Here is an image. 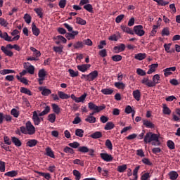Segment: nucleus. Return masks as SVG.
I'll list each match as a JSON object with an SVG mask.
<instances>
[{
	"instance_id": "ddd939ff",
	"label": "nucleus",
	"mask_w": 180,
	"mask_h": 180,
	"mask_svg": "<svg viewBox=\"0 0 180 180\" xmlns=\"http://www.w3.org/2000/svg\"><path fill=\"white\" fill-rule=\"evenodd\" d=\"M94 115V112L90 113L85 119V122H87V123H96V117Z\"/></svg>"
},
{
	"instance_id": "4468645a",
	"label": "nucleus",
	"mask_w": 180,
	"mask_h": 180,
	"mask_svg": "<svg viewBox=\"0 0 180 180\" xmlns=\"http://www.w3.org/2000/svg\"><path fill=\"white\" fill-rule=\"evenodd\" d=\"M160 81H161V77H160V75H155L153 77L152 86H155L157 84H160Z\"/></svg>"
},
{
	"instance_id": "69168bd1",
	"label": "nucleus",
	"mask_w": 180,
	"mask_h": 180,
	"mask_svg": "<svg viewBox=\"0 0 180 180\" xmlns=\"http://www.w3.org/2000/svg\"><path fill=\"white\" fill-rule=\"evenodd\" d=\"M66 5H67V0H60L58 3V6L60 8V9H64Z\"/></svg>"
},
{
	"instance_id": "393cba45",
	"label": "nucleus",
	"mask_w": 180,
	"mask_h": 180,
	"mask_svg": "<svg viewBox=\"0 0 180 180\" xmlns=\"http://www.w3.org/2000/svg\"><path fill=\"white\" fill-rule=\"evenodd\" d=\"M143 125L146 126V127H148V129H154V127H155V125H154L153 122L147 120H143Z\"/></svg>"
},
{
	"instance_id": "e2e57ef3",
	"label": "nucleus",
	"mask_w": 180,
	"mask_h": 180,
	"mask_svg": "<svg viewBox=\"0 0 180 180\" xmlns=\"http://www.w3.org/2000/svg\"><path fill=\"white\" fill-rule=\"evenodd\" d=\"M127 169V165H123L117 167L118 172H124Z\"/></svg>"
},
{
	"instance_id": "e433bc0d",
	"label": "nucleus",
	"mask_w": 180,
	"mask_h": 180,
	"mask_svg": "<svg viewBox=\"0 0 180 180\" xmlns=\"http://www.w3.org/2000/svg\"><path fill=\"white\" fill-rule=\"evenodd\" d=\"M121 29L125 33H128L129 34H133V31L129 27L124 25H121Z\"/></svg>"
},
{
	"instance_id": "774afa93",
	"label": "nucleus",
	"mask_w": 180,
	"mask_h": 180,
	"mask_svg": "<svg viewBox=\"0 0 180 180\" xmlns=\"http://www.w3.org/2000/svg\"><path fill=\"white\" fill-rule=\"evenodd\" d=\"M53 51H55L56 53H59V54H61V53L63 52V47L61 46H53Z\"/></svg>"
},
{
	"instance_id": "7ed1b4c3",
	"label": "nucleus",
	"mask_w": 180,
	"mask_h": 180,
	"mask_svg": "<svg viewBox=\"0 0 180 180\" xmlns=\"http://www.w3.org/2000/svg\"><path fill=\"white\" fill-rule=\"evenodd\" d=\"M98 70H94L90 72L89 75H82L81 79H85V81L88 82H91V81H94L98 78Z\"/></svg>"
},
{
	"instance_id": "39448f33",
	"label": "nucleus",
	"mask_w": 180,
	"mask_h": 180,
	"mask_svg": "<svg viewBox=\"0 0 180 180\" xmlns=\"http://www.w3.org/2000/svg\"><path fill=\"white\" fill-rule=\"evenodd\" d=\"M0 37L1 39H4L6 41H15L19 40L20 39V35H16L13 38L12 37H9L8 35V32L3 33L2 31L0 30Z\"/></svg>"
},
{
	"instance_id": "680f3d73",
	"label": "nucleus",
	"mask_w": 180,
	"mask_h": 180,
	"mask_svg": "<svg viewBox=\"0 0 180 180\" xmlns=\"http://www.w3.org/2000/svg\"><path fill=\"white\" fill-rule=\"evenodd\" d=\"M11 115L13 116L14 117H19V111L16 110V108H13L11 111Z\"/></svg>"
},
{
	"instance_id": "20e7f679",
	"label": "nucleus",
	"mask_w": 180,
	"mask_h": 180,
	"mask_svg": "<svg viewBox=\"0 0 180 180\" xmlns=\"http://www.w3.org/2000/svg\"><path fill=\"white\" fill-rule=\"evenodd\" d=\"M88 106H89V109L90 110H94L93 113L94 115H95V113H99V112L103 110V109H105V108H106V106H105V105L98 106L92 102L89 103Z\"/></svg>"
},
{
	"instance_id": "1a4fd4ad",
	"label": "nucleus",
	"mask_w": 180,
	"mask_h": 180,
	"mask_svg": "<svg viewBox=\"0 0 180 180\" xmlns=\"http://www.w3.org/2000/svg\"><path fill=\"white\" fill-rule=\"evenodd\" d=\"M100 157L102 158V160H103V161H106V162H110V161H113V156L108 153H101Z\"/></svg>"
},
{
	"instance_id": "864d4df0",
	"label": "nucleus",
	"mask_w": 180,
	"mask_h": 180,
	"mask_svg": "<svg viewBox=\"0 0 180 180\" xmlns=\"http://www.w3.org/2000/svg\"><path fill=\"white\" fill-rule=\"evenodd\" d=\"M150 178H151V175H150V173L146 172L141 175V180H150Z\"/></svg>"
},
{
	"instance_id": "c9c22d12",
	"label": "nucleus",
	"mask_w": 180,
	"mask_h": 180,
	"mask_svg": "<svg viewBox=\"0 0 180 180\" xmlns=\"http://www.w3.org/2000/svg\"><path fill=\"white\" fill-rule=\"evenodd\" d=\"M0 74L1 75H6V74H15V70L4 69L3 70H0Z\"/></svg>"
},
{
	"instance_id": "a211bd4d",
	"label": "nucleus",
	"mask_w": 180,
	"mask_h": 180,
	"mask_svg": "<svg viewBox=\"0 0 180 180\" xmlns=\"http://www.w3.org/2000/svg\"><path fill=\"white\" fill-rule=\"evenodd\" d=\"M158 68V63H154L149 65V70L147 72V74H153V72H155V70Z\"/></svg>"
},
{
	"instance_id": "f704fd0d",
	"label": "nucleus",
	"mask_w": 180,
	"mask_h": 180,
	"mask_svg": "<svg viewBox=\"0 0 180 180\" xmlns=\"http://www.w3.org/2000/svg\"><path fill=\"white\" fill-rule=\"evenodd\" d=\"M91 139H101L102 137V132L101 131H96L90 135Z\"/></svg>"
},
{
	"instance_id": "f03ea898",
	"label": "nucleus",
	"mask_w": 180,
	"mask_h": 180,
	"mask_svg": "<svg viewBox=\"0 0 180 180\" xmlns=\"http://www.w3.org/2000/svg\"><path fill=\"white\" fill-rule=\"evenodd\" d=\"M20 130L22 134H29L32 136L36 133V128L32 124V122L27 121L25 124V127H20Z\"/></svg>"
},
{
	"instance_id": "423d86ee",
	"label": "nucleus",
	"mask_w": 180,
	"mask_h": 180,
	"mask_svg": "<svg viewBox=\"0 0 180 180\" xmlns=\"http://www.w3.org/2000/svg\"><path fill=\"white\" fill-rule=\"evenodd\" d=\"M134 32L135 34L141 37L146 34V31H144V27L143 25H136L134 27Z\"/></svg>"
},
{
	"instance_id": "bf43d9fd",
	"label": "nucleus",
	"mask_w": 180,
	"mask_h": 180,
	"mask_svg": "<svg viewBox=\"0 0 180 180\" xmlns=\"http://www.w3.org/2000/svg\"><path fill=\"white\" fill-rule=\"evenodd\" d=\"M73 175L74 176H75L76 180L81 179V173L79 172V171L77 169L73 170Z\"/></svg>"
},
{
	"instance_id": "4d7b16f0",
	"label": "nucleus",
	"mask_w": 180,
	"mask_h": 180,
	"mask_svg": "<svg viewBox=\"0 0 180 180\" xmlns=\"http://www.w3.org/2000/svg\"><path fill=\"white\" fill-rule=\"evenodd\" d=\"M74 49H82L84 47V43L82 41H77L73 45Z\"/></svg>"
},
{
	"instance_id": "3c124183",
	"label": "nucleus",
	"mask_w": 180,
	"mask_h": 180,
	"mask_svg": "<svg viewBox=\"0 0 180 180\" xmlns=\"http://www.w3.org/2000/svg\"><path fill=\"white\" fill-rule=\"evenodd\" d=\"M77 151L79 153H89V148H88L86 146H80L78 148Z\"/></svg>"
},
{
	"instance_id": "052dcab7",
	"label": "nucleus",
	"mask_w": 180,
	"mask_h": 180,
	"mask_svg": "<svg viewBox=\"0 0 180 180\" xmlns=\"http://www.w3.org/2000/svg\"><path fill=\"white\" fill-rule=\"evenodd\" d=\"M111 58H112V61L117 63V61H122V58H123V57H122V56H120V55H115V56H112Z\"/></svg>"
},
{
	"instance_id": "412c9836",
	"label": "nucleus",
	"mask_w": 180,
	"mask_h": 180,
	"mask_svg": "<svg viewBox=\"0 0 180 180\" xmlns=\"http://www.w3.org/2000/svg\"><path fill=\"white\" fill-rule=\"evenodd\" d=\"M46 75H47V72L44 69H41L39 70L38 77L40 79H46Z\"/></svg>"
},
{
	"instance_id": "a18cd8bd",
	"label": "nucleus",
	"mask_w": 180,
	"mask_h": 180,
	"mask_svg": "<svg viewBox=\"0 0 180 180\" xmlns=\"http://www.w3.org/2000/svg\"><path fill=\"white\" fill-rule=\"evenodd\" d=\"M16 78L17 79H18V81H20L22 84H25V85H27L29 84V80H27V79H26L25 77H19V75H17Z\"/></svg>"
},
{
	"instance_id": "338daca9",
	"label": "nucleus",
	"mask_w": 180,
	"mask_h": 180,
	"mask_svg": "<svg viewBox=\"0 0 180 180\" xmlns=\"http://www.w3.org/2000/svg\"><path fill=\"white\" fill-rule=\"evenodd\" d=\"M69 147L72 148H79V143L75 141L68 144Z\"/></svg>"
},
{
	"instance_id": "8fccbe9b",
	"label": "nucleus",
	"mask_w": 180,
	"mask_h": 180,
	"mask_svg": "<svg viewBox=\"0 0 180 180\" xmlns=\"http://www.w3.org/2000/svg\"><path fill=\"white\" fill-rule=\"evenodd\" d=\"M0 25L4 27H8L9 22H8V21L5 20V18H0Z\"/></svg>"
},
{
	"instance_id": "b1692460",
	"label": "nucleus",
	"mask_w": 180,
	"mask_h": 180,
	"mask_svg": "<svg viewBox=\"0 0 180 180\" xmlns=\"http://www.w3.org/2000/svg\"><path fill=\"white\" fill-rule=\"evenodd\" d=\"M11 141L12 143H13V144L16 146V147H20V146H22V142L20 141V140L15 136L11 137Z\"/></svg>"
},
{
	"instance_id": "603ef678",
	"label": "nucleus",
	"mask_w": 180,
	"mask_h": 180,
	"mask_svg": "<svg viewBox=\"0 0 180 180\" xmlns=\"http://www.w3.org/2000/svg\"><path fill=\"white\" fill-rule=\"evenodd\" d=\"M167 147L169 148V150H175V143L174 141L169 140L167 143Z\"/></svg>"
},
{
	"instance_id": "58836bf2",
	"label": "nucleus",
	"mask_w": 180,
	"mask_h": 180,
	"mask_svg": "<svg viewBox=\"0 0 180 180\" xmlns=\"http://www.w3.org/2000/svg\"><path fill=\"white\" fill-rule=\"evenodd\" d=\"M114 85L117 89H124L126 88V84L123 82H115Z\"/></svg>"
},
{
	"instance_id": "a19ab883",
	"label": "nucleus",
	"mask_w": 180,
	"mask_h": 180,
	"mask_svg": "<svg viewBox=\"0 0 180 180\" xmlns=\"http://www.w3.org/2000/svg\"><path fill=\"white\" fill-rule=\"evenodd\" d=\"M63 151L64 153H66V154H75V150L68 146L65 147Z\"/></svg>"
},
{
	"instance_id": "2eb2a0df",
	"label": "nucleus",
	"mask_w": 180,
	"mask_h": 180,
	"mask_svg": "<svg viewBox=\"0 0 180 180\" xmlns=\"http://www.w3.org/2000/svg\"><path fill=\"white\" fill-rule=\"evenodd\" d=\"M141 84H143V85H146V86H148L149 88L153 87V81L150 80L148 77H144L141 80Z\"/></svg>"
},
{
	"instance_id": "6e6d98bb",
	"label": "nucleus",
	"mask_w": 180,
	"mask_h": 180,
	"mask_svg": "<svg viewBox=\"0 0 180 180\" xmlns=\"http://www.w3.org/2000/svg\"><path fill=\"white\" fill-rule=\"evenodd\" d=\"M75 135L77 136V137H84V130L81 129H77L75 130Z\"/></svg>"
},
{
	"instance_id": "0eeeda50",
	"label": "nucleus",
	"mask_w": 180,
	"mask_h": 180,
	"mask_svg": "<svg viewBox=\"0 0 180 180\" xmlns=\"http://www.w3.org/2000/svg\"><path fill=\"white\" fill-rule=\"evenodd\" d=\"M39 116L40 115H39V114H37V111L33 112L32 120H33L34 124L35 126H39L40 124L41 120H43V118H41Z\"/></svg>"
},
{
	"instance_id": "c85d7f7f",
	"label": "nucleus",
	"mask_w": 180,
	"mask_h": 180,
	"mask_svg": "<svg viewBox=\"0 0 180 180\" xmlns=\"http://www.w3.org/2000/svg\"><path fill=\"white\" fill-rule=\"evenodd\" d=\"M36 174H39L41 176H44L45 179L50 180L51 179V176L50 175V173H44L41 172H35Z\"/></svg>"
},
{
	"instance_id": "bb28decb",
	"label": "nucleus",
	"mask_w": 180,
	"mask_h": 180,
	"mask_svg": "<svg viewBox=\"0 0 180 180\" xmlns=\"http://www.w3.org/2000/svg\"><path fill=\"white\" fill-rule=\"evenodd\" d=\"M5 176H10L11 178H13L18 176V171L12 170L11 172H8L4 174Z\"/></svg>"
},
{
	"instance_id": "7c9ffc66",
	"label": "nucleus",
	"mask_w": 180,
	"mask_h": 180,
	"mask_svg": "<svg viewBox=\"0 0 180 180\" xmlns=\"http://www.w3.org/2000/svg\"><path fill=\"white\" fill-rule=\"evenodd\" d=\"M24 68L27 70L28 74H31V75H33V74H34V66L30 65L28 67L24 66Z\"/></svg>"
},
{
	"instance_id": "5fc2aeb1",
	"label": "nucleus",
	"mask_w": 180,
	"mask_h": 180,
	"mask_svg": "<svg viewBox=\"0 0 180 180\" xmlns=\"http://www.w3.org/2000/svg\"><path fill=\"white\" fill-rule=\"evenodd\" d=\"M48 120L51 123H54V122H56V114L54 113L49 114L48 116Z\"/></svg>"
},
{
	"instance_id": "cd10ccee",
	"label": "nucleus",
	"mask_w": 180,
	"mask_h": 180,
	"mask_svg": "<svg viewBox=\"0 0 180 180\" xmlns=\"http://www.w3.org/2000/svg\"><path fill=\"white\" fill-rule=\"evenodd\" d=\"M86 96H88V94H86V93H84L80 97H77L76 103H79V102L84 103L85 101Z\"/></svg>"
},
{
	"instance_id": "f3484780",
	"label": "nucleus",
	"mask_w": 180,
	"mask_h": 180,
	"mask_svg": "<svg viewBox=\"0 0 180 180\" xmlns=\"http://www.w3.org/2000/svg\"><path fill=\"white\" fill-rule=\"evenodd\" d=\"M32 30L34 36L37 37L39 36V34H40V30L37 27V26H36V24H34V22L32 24Z\"/></svg>"
},
{
	"instance_id": "f8f14e48",
	"label": "nucleus",
	"mask_w": 180,
	"mask_h": 180,
	"mask_svg": "<svg viewBox=\"0 0 180 180\" xmlns=\"http://www.w3.org/2000/svg\"><path fill=\"white\" fill-rule=\"evenodd\" d=\"M1 50L8 57H13V52H12V51H11V50L8 49L7 47H5V46H2L1 47Z\"/></svg>"
},
{
	"instance_id": "a878e982",
	"label": "nucleus",
	"mask_w": 180,
	"mask_h": 180,
	"mask_svg": "<svg viewBox=\"0 0 180 180\" xmlns=\"http://www.w3.org/2000/svg\"><path fill=\"white\" fill-rule=\"evenodd\" d=\"M147 57V55L146 53H137L135 55L134 58L135 60H139V61H141L142 60H144Z\"/></svg>"
},
{
	"instance_id": "6e6552de",
	"label": "nucleus",
	"mask_w": 180,
	"mask_h": 180,
	"mask_svg": "<svg viewBox=\"0 0 180 180\" xmlns=\"http://www.w3.org/2000/svg\"><path fill=\"white\" fill-rule=\"evenodd\" d=\"M176 71V67H171L167 68L165 70H163L164 75L165 77H169V75H172V72Z\"/></svg>"
},
{
	"instance_id": "de8ad7c7",
	"label": "nucleus",
	"mask_w": 180,
	"mask_h": 180,
	"mask_svg": "<svg viewBox=\"0 0 180 180\" xmlns=\"http://www.w3.org/2000/svg\"><path fill=\"white\" fill-rule=\"evenodd\" d=\"M84 9L87 11V12H90V13H94V7L91 4H86L84 6Z\"/></svg>"
},
{
	"instance_id": "473e14b6",
	"label": "nucleus",
	"mask_w": 180,
	"mask_h": 180,
	"mask_svg": "<svg viewBox=\"0 0 180 180\" xmlns=\"http://www.w3.org/2000/svg\"><path fill=\"white\" fill-rule=\"evenodd\" d=\"M58 95L60 99H69L70 98V96H68V94L63 91H58Z\"/></svg>"
},
{
	"instance_id": "6ab92c4d",
	"label": "nucleus",
	"mask_w": 180,
	"mask_h": 180,
	"mask_svg": "<svg viewBox=\"0 0 180 180\" xmlns=\"http://www.w3.org/2000/svg\"><path fill=\"white\" fill-rule=\"evenodd\" d=\"M39 91H41V95L43 96H49L51 94V90L49 89H44L43 87L39 88Z\"/></svg>"
},
{
	"instance_id": "9b49d317",
	"label": "nucleus",
	"mask_w": 180,
	"mask_h": 180,
	"mask_svg": "<svg viewBox=\"0 0 180 180\" xmlns=\"http://www.w3.org/2000/svg\"><path fill=\"white\" fill-rule=\"evenodd\" d=\"M89 68H91V65L89 64H83L77 65V70H79V71H81L82 72H86V71Z\"/></svg>"
},
{
	"instance_id": "c03bdc74",
	"label": "nucleus",
	"mask_w": 180,
	"mask_h": 180,
	"mask_svg": "<svg viewBox=\"0 0 180 180\" xmlns=\"http://www.w3.org/2000/svg\"><path fill=\"white\" fill-rule=\"evenodd\" d=\"M76 23H77V25H86V20L79 18V17H77L76 18Z\"/></svg>"
},
{
	"instance_id": "79ce46f5",
	"label": "nucleus",
	"mask_w": 180,
	"mask_h": 180,
	"mask_svg": "<svg viewBox=\"0 0 180 180\" xmlns=\"http://www.w3.org/2000/svg\"><path fill=\"white\" fill-rule=\"evenodd\" d=\"M102 94L103 95H112L113 94V89H103L101 90Z\"/></svg>"
},
{
	"instance_id": "13d9d810",
	"label": "nucleus",
	"mask_w": 180,
	"mask_h": 180,
	"mask_svg": "<svg viewBox=\"0 0 180 180\" xmlns=\"http://www.w3.org/2000/svg\"><path fill=\"white\" fill-rule=\"evenodd\" d=\"M105 146L107 147V148H108V150H113V145H112V141H110V139H107L105 141Z\"/></svg>"
},
{
	"instance_id": "0e129e2a",
	"label": "nucleus",
	"mask_w": 180,
	"mask_h": 180,
	"mask_svg": "<svg viewBox=\"0 0 180 180\" xmlns=\"http://www.w3.org/2000/svg\"><path fill=\"white\" fill-rule=\"evenodd\" d=\"M24 20L29 25L32 22V16L30 14H25L24 15Z\"/></svg>"
},
{
	"instance_id": "49530a36",
	"label": "nucleus",
	"mask_w": 180,
	"mask_h": 180,
	"mask_svg": "<svg viewBox=\"0 0 180 180\" xmlns=\"http://www.w3.org/2000/svg\"><path fill=\"white\" fill-rule=\"evenodd\" d=\"M52 109L54 113H56V115H58L60 113V108L57 104H52Z\"/></svg>"
},
{
	"instance_id": "09e8293b",
	"label": "nucleus",
	"mask_w": 180,
	"mask_h": 180,
	"mask_svg": "<svg viewBox=\"0 0 180 180\" xmlns=\"http://www.w3.org/2000/svg\"><path fill=\"white\" fill-rule=\"evenodd\" d=\"M50 112V106L47 105L44 110H43L42 112H41L39 114V116H44L46 115H47L48 113Z\"/></svg>"
},
{
	"instance_id": "37998d69",
	"label": "nucleus",
	"mask_w": 180,
	"mask_h": 180,
	"mask_svg": "<svg viewBox=\"0 0 180 180\" xmlns=\"http://www.w3.org/2000/svg\"><path fill=\"white\" fill-rule=\"evenodd\" d=\"M73 164H75L76 165H80V167L85 166V162H84V160H81L79 159H76L73 160Z\"/></svg>"
},
{
	"instance_id": "ea45409f",
	"label": "nucleus",
	"mask_w": 180,
	"mask_h": 180,
	"mask_svg": "<svg viewBox=\"0 0 180 180\" xmlns=\"http://www.w3.org/2000/svg\"><path fill=\"white\" fill-rule=\"evenodd\" d=\"M68 72L70 73V77H72V78H74L75 77H78V75H79V72L78 71L75 72L72 69H69Z\"/></svg>"
},
{
	"instance_id": "2f4dec72",
	"label": "nucleus",
	"mask_w": 180,
	"mask_h": 180,
	"mask_svg": "<svg viewBox=\"0 0 180 180\" xmlns=\"http://www.w3.org/2000/svg\"><path fill=\"white\" fill-rule=\"evenodd\" d=\"M169 176L171 180H175L178 178L179 175L176 172L172 171L169 173Z\"/></svg>"
},
{
	"instance_id": "4be33fe9",
	"label": "nucleus",
	"mask_w": 180,
	"mask_h": 180,
	"mask_svg": "<svg viewBox=\"0 0 180 180\" xmlns=\"http://www.w3.org/2000/svg\"><path fill=\"white\" fill-rule=\"evenodd\" d=\"M162 112L164 115H169L172 113L171 109H169V108H168V106L167 105V104H162Z\"/></svg>"
},
{
	"instance_id": "4c0bfd02",
	"label": "nucleus",
	"mask_w": 180,
	"mask_h": 180,
	"mask_svg": "<svg viewBox=\"0 0 180 180\" xmlns=\"http://www.w3.org/2000/svg\"><path fill=\"white\" fill-rule=\"evenodd\" d=\"M34 12L37 14V16L41 19L43 18V9L41 8H37L34 9Z\"/></svg>"
},
{
	"instance_id": "72a5a7b5",
	"label": "nucleus",
	"mask_w": 180,
	"mask_h": 180,
	"mask_svg": "<svg viewBox=\"0 0 180 180\" xmlns=\"http://www.w3.org/2000/svg\"><path fill=\"white\" fill-rule=\"evenodd\" d=\"M20 91L21 92V94H25V95H29L30 96H32V91L27 88L21 87Z\"/></svg>"
},
{
	"instance_id": "aec40b11",
	"label": "nucleus",
	"mask_w": 180,
	"mask_h": 180,
	"mask_svg": "<svg viewBox=\"0 0 180 180\" xmlns=\"http://www.w3.org/2000/svg\"><path fill=\"white\" fill-rule=\"evenodd\" d=\"M46 155L48 157H51V158H56V155H54V152L51 150V148L47 147L46 148Z\"/></svg>"
},
{
	"instance_id": "dca6fc26",
	"label": "nucleus",
	"mask_w": 180,
	"mask_h": 180,
	"mask_svg": "<svg viewBox=\"0 0 180 180\" xmlns=\"http://www.w3.org/2000/svg\"><path fill=\"white\" fill-rule=\"evenodd\" d=\"M132 95H133L134 99H136L137 101V102H139L140 101V99L141 98V92L139 89L134 91L132 93Z\"/></svg>"
},
{
	"instance_id": "c756f323",
	"label": "nucleus",
	"mask_w": 180,
	"mask_h": 180,
	"mask_svg": "<svg viewBox=\"0 0 180 180\" xmlns=\"http://www.w3.org/2000/svg\"><path fill=\"white\" fill-rule=\"evenodd\" d=\"M112 129H115V124L112 122H108L106 123L104 127L105 130H112Z\"/></svg>"
},
{
	"instance_id": "9d476101",
	"label": "nucleus",
	"mask_w": 180,
	"mask_h": 180,
	"mask_svg": "<svg viewBox=\"0 0 180 180\" xmlns=\"http://www.w3.org/2000/svg\"><path fill=\"white\" fill-rule=\"evenodd\" d=\"M126 49V45H124V44H120L119 46H115L113 48V51L114 53H122V51H124V50Z\"/></svg>"
},
{
	"instance_id": "5701e85b",
	"label": "nucleus",
	"mask_w": 180,
	"mask_h": 180,
	"mask_svg": "<svg viewBox=\"0 0 180 180\" xmlns=\"http://www.w3.org/2000/svg\"><path fill=\"white\" fill-rule=\"evenodd\" d=\"M37 143H39L37 140L30 139L27 142L26 146L27 147H35V146H37Z\"/></svg>"
},
{
	"instance_id": "f257e3e1",
	"label": "nucleus",
	"mask_w": 180,
	"mask_h": 180,
	"mask_svg": "<svg viewBox=\"0 0 180 180\" xmlns=\"http://www.w3.org/2000/svg\"><path fill=\"white\" fill-rule=\"evenodd\" d=\"M143 141L146 144L152 142V146H160V137L157 134H153V132H148L144 137Z\"/></svg>"
}]
</instances>
